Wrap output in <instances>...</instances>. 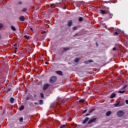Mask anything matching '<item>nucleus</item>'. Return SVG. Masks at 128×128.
I'll return each instance as SVG.
<instances>
[{"label": "nucleus", "instance_id": "nucleus-1", "mask_svg": "<svg viewBox=\"0 0 128 128\" xmlns=\"http://www.w3.org/2000/svg\"><path fill=\"white\" fill-rule=\"evenodd\" d=\"M114 14H112L110 13V11H108L106 13V20H110V18H112Z\"/></svg>", "mask_w": 128, "mask_h": 128}, {"label": "nucleus", "instance_id": "nucleus-2", "mask_svg": "<svg viewBox=\"0 0 128 128\" xmlns=\"http://www.w3.org/2000/svg\"><path fill=\"white\" fill-rule=\"evenodd\" d=\"M57 78L56 76H52L50 78L49 80V82L50 84H54V82H56Z\"/></svg>", "mask_w": 128, "mask_h": 128}, {"label": "nucleus", "instance_id": "nucleus-3", "mask_svg": "<svg viewBox=\"0 0 128 128\" xmlns=\"http://www.w3.org/2000/svg\"><path fill=\"white\" fill-rule=\"evenodd\" d=\"M124 115V112L123 110H118L117 112V116L118 118H122V116Z\"/></svg>", "mask_w": 128, "mask_h": 128}, {"label": "nucleus", "instance_id": "nucleus-4", "mask_svg": "<svg viewBox=\"0 0 128 128\" xmlns=\"http://www.w3.org/2000/svg\"><path fill=\"white\" fill-rule=\"evenodd\" d=\"M114 106L116 108H118V106H124V104L121 103L120 102H117L116 104H114Z\"/></svg>", "mask_w": 128, "mask_h": 128}, {"label": "nucleus", "instance_id": "nucleus-5", "mask_svg": "<svg viewBox=\"0 0 128 128\" xmlns=\"http://www.w3.org/2000/svg\"><path fill=\"white\" fill-rule=\"evenodd\" d=\"M95 120H96V118H93L89 120L88 124H92Z\"/></svg>", "mask_w": 128, "mask_h": 128}, {"label": "nucleus", "instance_id": "nucleus-6", "mask_svg": "<svg viewBox=\"0 0 128 128\" xmlns=\"http://www.w3.org/2000/svg\"><path fill=\"white\" fill-rule=\"evenodd\" d=\"M48 86H50V84H45L44 86H43V90H46V88H48Z\"/></svg>", "mask_w": 128, "mask_h": 128}, {"label": "nucleus", "instance_id": "nucleus-7", "mask_svg": "<svg viewBox=\"0 0 128 128\" xmlns=\"http://www.w3.org/2000/svg\"><path fill=\"white\" fill-rule=\"evenodd\" d=\"M72 20H69L68 21V24H67L68 26H72Z\"/></svg>", "mask_w": 128, "mask_h": 128}, {"label": "nucleus", "instance_id": "nucleus-8", "mask_svg": "<svg viewBox=\"0 0 128 128\" xmlns=\"http://www.w3.org/2000/svg\"><path fill=\"white\" fill-rule=\"evenodd\" d=\"M56 74H58L59 76H62L64 74H62V72L60 70L56 71Z\"/></svg>", "mask_w": 128, "mask_h": 128}, {"label": "nucleus", "instance_id": "nucleus-9", "mask_svg": "<svg viewBox=\"0 0 128 128\" xmlns=\"http://www.w3.org/2000/svg\"><path fill=\"white\" fill-rule=\"evenodd\" d=\"M88 120H90V118H88V117H86L84 120L82 121V124H84L86 123V122H88Z\"/></svg>", "mask_w": 128, "mask_h": 128}, {"label": "nucleus", "instance_id": "nucleus-10", "mask_svg": "<svg viewBox=\"0 0 128 128\" xmlns=\"http://www.w3.org/2000/svg\"><path fill=\"white\" fill-rule=\"evenodd\" d=\"M24 16H20V18H19V20H20V22H24Z\"/></svg>", "mask_w": 128, "mask_h": 128}, {"label": "nucleus", "instance_id": "nucleus-11", "mask_svg": "<svg viewBox=\"0 0 128 128\" xmlns=\"http://www.w3.org/2000/svg\"><path fill=\"white\" fill-rule=\"evenodd\" d=\"M100 14H102V16H104V14H106V10H100Z\"/></svg>", "mask_w": 128, "mask_h": 128}, {"label": "nucleus", "instance_id": "nucleus-12", "mask_svg": "<svg viewBox=\"0 0 128 128\" xmlns=\"http://www.w3.org/2000/svg\"><path fill=\"white\" fill-rule=\"evenodd\" d=\"M90 62H94L92 60H88V61H86L84 62V64H90Z\"/></svg>", "mask_w": 128, "mask_h": 128}, {"label": "nucleus", "instance_id": "nucleus-13", "mask_svg": "<svg viewBox=\"0 0 128 128\" xmlns=\"http://www.w3.org/2000/svg\"><path fill=\"white\" fill-rule=\"evenodd\" d=\"M103 8L106 10V12H110V8L106 6H103Z\"/></svg>", "mask_w": 128, "mask_h": 128}, {"label": "nucleus", "instance_id": "nucleus-14", "mask_svg": "<svg viewBox=\"0 0 128 128\" xmlns=\"http://www.w3.org/2000/svg\"><path fill=\"white\" fill-rule=\"evenodd\" d=\"M10 104H14V98H10Z\"/></svg>", "mask_w": 128, "mask_h": 128}, {"label": "nucleus", "instance_id": "nucleus-15", "mask_svg": "<svg viewBox=\"0 0 128 128\" xmlns=\"http://www.w3.org/2000/svg\"><path fill=\"white\" fill-rule=\"evenodd\" d=\"M110 114H112V112L108 111L106 113V116H110Z\"/></svg>", "mask_w": 128, "mask_h": 128}, {"label": "nucleus", "instance_id": "nucleus-16", "mask_svg": "<svg viewBox=\"0 0 128 128\" xmlns=\"http://www.w3.org/2000/svg\"><path fill=\"white\" fill-rule=\"evenodd\" d=\"M74 62H76V64H78V62H80V58H75Z\"/></svg>", "mask_w": 128, "mask_h": 128}, {"label": "nucleus", "instance_id": "nucleus-17", "mask_svg": "<svg viewBox=\"0 0 128 128\" xmlns=\"http://www.w3.org/2000/svg\"><path fill=\"white\" fill-rule=\"evenodd\" d=\"M116 98V94L115 93H112L111 94V96H110V98Z\"/></svg>", "mask_w": 128, "mask_h": 128}, {"label": "nucleus", "instance_id": "nucleus-18", "mask_svg": "<svg viewBox=\"0 0 128 128\" xmlns=\"http://www.w3.org/2000/svg\"><path fill=\"white\" fill-rule=\"evenodd\" d=\"M20 110H24V105H22L19 108Z\"/></svg>", "mask_w": 128, "mask_h": 128}, {"label": "nucleus", "instance_id": "nucleus-19", "mask_svg": "<svg viewBox=\"0 0 128 128\" xmlns=\"http://www.w3.org/2000/svg\"><path fill=\"white\" fill-rule=\"evenodd\" d=\"M11 30H12L14 32H16V28L13 26H11Z\"/></svg>", "mask_w": 128, "mask_h": 128}, {"label": "nucleus", "instance_id": "nucleus-20", "mask_svg": "<svg viewBox=\"0 0 128 128\" xmlns=\"http://www.w3.org/2000/svg\"><path fill=\"white\" fill-rule=\"evenodd\" d=\"M19 120L20 122H22L24 121V118L22 117L20 118H19Z\"/></svg>", "mask_w": 128, "mask_h": 128}, {"label": "nucleus", "instance_id": "nucleus-21", "mask_svg": "<svg viewBox=\"0 0 128 128\" xmlns=\"http://www.w3.org/2000/svg\"><path fill=\"white\" fill-rule=\"evenodd\" d=\"M79 102H80V103H82V102H84V99H80V100H79Z\"/></svg>", "mask_w": 128, "mask_h": 128}, {"label": "nucleus", "instance_id": "nucleus-22", "mask_svg": "<svg viewBox=\"0 0 128 128\" xmlns=\"http://www.w3.org/2000/svg\"><path fill=\"white\" fill-rule=\"evenodd\" d=\"M39 104H44V100H39Z\"/></svg>", "mask_w": 128, "mask_h": 128}, {"label": "nucleus", "instance_id": "nucleus-23", "mask_svg": "<svg viewBox=\"0 0 128 128\" xmlns=\"http://www.w3.org/2000/svg\"><path fill=\"white\" fill-rule=\"evenodd\" d=\"M96 110V108H93L92 109L90 112H89V114H92V112Z\"/></svg>", "mask_w": 128, "mask_h": 128}, {"label": "nucleus", "instance_id": "nucleus-24", "mask_svg": "<svg viewBox=\"0 0 128 128\" xmlns=\"http://www.w3.org/2000/svg\"><path fill=\"white\" fill-rule=\"evenodd\" d=\"M84 20V19L82 17H80L78 18V21L79 22H82Z\"/></svg>", "mask_w": 128, "mask_h": 128}, {"label": "nucleus", "instance_id": "nucleus-25", "mask_svg": "<svg viewBox=\"0 0 128 128\" xmlns=\"http://www.w3.org/2000/svg\"><path fill=\"white\" fill-rule=\"evenodd\" d=\"M125 92H126V90H124V91L120 90V91H118L119 94H124Z\"/></svg>", "mask_w": 128, "mask_h": 128}, {"label": "nucleus", "instance_id": "nucleus-26", "mask_svg": "<svg viewBox=\"0 0 128 128\" xmlns=\"http://www.w3.org/2000/svg\"><path fill=\"white\" fill-rule=\"evenodd\" d=\"M102 4H108V2H110L108 1H102Z\"/></svg>", "mask_w": 128, "mask_h": 128}, {"label": "nucleus", "instance_id": "nucleus-27", "mask_svg": "<svg viewBox=\"0 0 128 128\" xmlns=\"http://www.w3.org/2000/svg\"><path fill=\"white\" fill-rule=\"evenodd\" d=\"M12 90V88H10L8 89V90H6V92L8 94V92H10V90Z\"/></svg>", "mask_w": 128, "mask_h": 128}, {"label": "nucleus", "instance_id": "nucleus-28", "mask_svg": "<svg viewBox=\"0 0 128 128\" xmlns=\"http://www.w3.org/2000/svg\"><path fill=\"white\" fill-rule=\"evenodd\" d=\"M26 10H27L26 8H25L22 9V12H26Z\"/></svg>", "mask_w": 128, "mask_h": 128}, {"label": "nucleus", "instance_id": "nucleus-29", "mask_svg": "<svg viewBox=\"0 0 128 128\" xmlns=\"http://www.w3.org/2000/svg\"><path fill=\"white\" fill-rule=\"evenodd\" d=\"M24 37L26 38H27L28 40V38H30V36H26V35H25L24 36Z\"/></svg>", "mask_w": 128, "mask_h": 128}, {"label": "nucleus", "instance_id": "nucleus-30", "mask_svg": "<svg viewBox=\"0 0 128 128\" xmlns=\"http://www.w3.org/2000/svg\"><path fill=\"white\" fill-rule=\"evenodd\" d=\"M64 50H70V48H64Z\"/></svg>", "mask_w": 128, "mask_h": 128}, {"label": "nucleus", "instance_id": "nucleus-31", "mask_svg": "<svg viewBox=\"0 0 128 128\" xmlns=\"http://www.w3.org/2000/svg\"><path fill=\"white\" fill-rule=\"evenodd\" d=\"M2 28H4V25L2 24H0V30L2 29Z\"/></svg>", "mask_w": 128, "mask_h": 128}, {"label": "nucleus", "instance_id": "nucleus-32", "mask_svg": "<svg viewBox=\"0 0 128 128\" xmlns=\"http://www.w3.org/2000/svg\"><path fill=\"white\" fill-rule=\"evenodd\" d=\"M77 28L76 26H74L72 28L73 30H76Z\"/></svg>", "mask_w": 128, "mask_h": 128}, {"label": "nucleus", "instance_id": "nucleus-33", "mask_svg": "<svg viewBox=\"0 0 128 128\" xmlns=\"http://www.w3.org/2000/svg\"><path fill=\"white\" fill-rule=\"evenodd\" d=\"M40 96L42 98L44 96V93H40Z\"/></svg>", "mask_w": 128, "mask_h": 128}, {"label": "nucleus", "instance_id": "nucleus-34", "mask_svg": "<svg viewBox=\"0 0 128 128\" xmlns=\"http://www.w3.org/2000/svg\"><path fill=\"white\" fill-rule=\"evenodd\" d=\"M88 112V109L85 110H84L83 111L82 114H86Z\"/></svg>", "mask_w": 128, "mask_h": 128}, {"label": "nucleus", "instance_id": "nucleus-35", "mask_svg": "<svg viewBox=\"0 0 128 128\" xmlns=\"http://www.w3.org/2000/svg\"><path fill=\"white\" fill-rule=\"evenodd\" d=\"M66 128V125L65 124H64V125H62L60 126V128Z\"/></svg>", "mask_w": 128, "mask_h": 128}, {"label": "nucleus", "instance_id": "nucleus-36", "mask_svg": "<svg viewBox=\"0 0 128 128\" xmlns=\"http://www.w3.org/2000/svg\"><path fill=\"white\" fill-rule=\"evenodd\" d=\"M126 86H128V85L124 86V87L122 88V90H124V88H126Z\"/></svg>", "mask_w": 128, "mask_h": 128}, {"label": "nucleus", "instance_id": "nucleus-37", "mask_svg": "<svg viewBox=\"0 0 128 128\" xmlns=\"http://www.w3.org/2000/svg\"><path fill=\"white\" fill-rule=\"evenodd\" d=\"M112 50H116V47L114 48Z\"/></svg>", "mask_w": 128, "mask_h": 128}, {"label": "nucleus", "instance_id": "nucleus-38", "mask_svg": "<svg viewBox=\"0 0 128 128\" xmlns=\"http://www.w3.org/2000/svg\"><path fill=\"white\" fill-rule=\"evenodd\" d=\"M30 100V97L26 98V100Z\"/></svg>", "mask_w": 128, "mask_h": 128}, {"label": "nucleus", "instance_id": "nucleus-39", "mask_svg": "<svg viewBox=\"0 0 128 128\" xmlns=\"http://www.w3.org/2000/svg\"><path fill=\"white\" fill-rule=\"evenodd\" d=\"M126 104H128V100H126Z\"/></svg>", "mask_w": 128, "mask_h": 128}, {"label": "nucleus", "instance_id": "nucleus-40", "mask_svg": "<svg viewBox=\"0 0 128 128\" xmlns=\"http://www.w3.org/2000/svg\"><path fill=\"white\" fill-rule=\"evenodd\" d=\"M18 46V44L15 43L14 45V46Z\"/></svg>", "mask_w": 128, "mask_h": 128}, {"label": "nucleus", "instance_id": "nucleus-41", "mask_svg": "<svg viewBox=\"0 0 128 128\" xmlns=\"http://www.w3.org/2000/svg\"><path fill=\"white\" fill-rule=\"evenodd\" d=\"M114 34H116V35L118 36V32H114Z\"/></svg>", "mask_w": 128, "mask_h": 128}, {"label": "nucleus", "instance_id": "nucleus-42", "mask_svg": "<svg viewBox=\"0 0 128 128\" xmlns=\"http://www.w3.org/2000/svg\"><path fill=\"white\" fill-rule=\"evenodd\" d=\"M30 30H31L32 32H34V29H32V28H30Z\"/></svg>", "mask_w": 128, "mask_h": 128}, {"label": "nucleus", "instance_id": "nucleus-43", "mask_svg": "<svg viewBox=\"0 0 128 128\" xmlns=\"http://www.w3.org/2000/svg\"><path fill=\"white\" fill-rule=\"evenodd\" d=\"M33 96L34 98H36V94H34Z\"/></svg>", "mask_w": 128, "mask_h": 128}, {"label": "nucleus", "instance_id": "nucleus-44", "mask_svg": "<svg viewBox=\"0 0 128 128\" xmlns=\"http://www.w3.org/2000/svg\"><path fill=\"white\" fill-rule=\"evenodd\" d=\"M90 116V114H86V116Z\"/></svg>", "mask_w": 128, "mask_h": 128}, {"label": "nucleus", "instance_id": "nucleus-45", "mask_svg": "<svg viewBox=\"0 0 128 128\" xmlns=\"http://www.w3.org/2000/svg\"><path fill=\"white\" fill-rule=\"evenodd\" d=\"M49 64V63H48V62H45V64Z\"/></svg>", "mask_w": 128, "mask_h": 128}, {"label": "nucleus", "instance_id": "nucleus-46", "mask_svg": "<svg viewBox=\"0 0 128 128\" xmlns=\"http://www.w3.org/2000/svg\"><path fill=\"white\" fill-rule=\"evenodd\" d=\"M18 4H22V2H18Z\"/></svg>", "mask_w": 128, "mask_h": 128}, {"label": "nucleus", "instance_id": "nucleus-47", "mask_svg": "<svg viewBox=\"0 0 128 128\" xmlns=\"http://www.w3.org/2000/svg\"><path fill=\"white\" fill-rule=\"evenodd\" d=\"M18 50V47H16V48H15V50Z\"/></svg>", "mask_w": 128, "mask_h": 128}, {"label": "nucleus", "instance_id": "nucleus-48", "mask_svg": "<svg viewBox=\"0 0 128 128\" xmlns=\"http://www.w3.org/2000/svg\"><path fill=\"white\" fill-rule=\"evenodd\" d=\"M14 54H16V50H14Z\"/></svg>", "mask_w": 128, "mask_h": 128}, {"label": "nucleus", "instance_id": "nucleus-49", "mask_svg": "<svg viewBox=\"0 0 128 128\" xmlns=\"http://www.w3.org/2000/svg\"><path fill=\"white\" fill-rule=\"evenodd\" d=\"M34 104H36V105L38 104V102H35Z\"/></svg>", "mask_w": 128, "mask_h": 128}, {"label": "nucleus", "instance_id": "nucleus-50", "mask_svg": "<svg viewBox=\"0 0 128 128\" xmlns=\"http://www.w3.org/2000/svg\"><path fill=\"white\" fill-rule=\"evenodd\" d=\"M96 46H98V42H96Z\"/></svg>", "mask_w": 128, "mask_h": 128}, {"label": "nucleus", "instance_id": "nucleus-51", "mask_svg": "<svg viewBox=\"0 0 128 128\" xmlns=\"http://www.w3.org/2000/svg\"><path fill=\"white\" fill-rule=\"evenodd\" d=\"M54 6V4H50V6Z\"/></svg>", "mask_w": 128, "mask_h": 128}, {"label": "nucleus", "instance_id": "nucleus-52", "mask_svg": "<svg viewBox=\"0 0 128 128\" xmlns=\"http://www.w3.org/2000/svg\"><path fill=\"white\" fill-rule=\"evenodd\" d=\"M66 6H65V8H64V10H66Z\"/></svg>", "mask_w": 128, "mask_h": 128}, {"label": "nucleus", "instance_id": "nucleus-53", "mask_svg": "<svg viewBox=\"0 0 128 128\" xmlns=\"http://www.w3.org/2000/svg\"><path fill=\"white\" fill-rule=\"evenodd\" d=\"M26 92H27L26 90L25 92L26 94Z\"/></svg>", "mask_w": 128, "mask_h": 128}, {"label": "nucleus", "instance_id": "nucleus-54", "mask_svg": "<svg viewBox=\"0 0 128 128\" xmlns=\"http://www.w3.org/2000/svg\"><path fill=\"white\" fill-rule=\"evenodd\" d=\"M62 52V53H64V52L63 51Z\"/></svg>", "mask_w": 128, "mask_h": 128}, {"label": "nucleus", "instance_id": "nucleus-55", "mask_svg": "<svg viewBox=\"0 0 128 128\" xmlns=\"http://www.w3.org/2000/svg\"><path fill=\"white\" fill-rule=\"evenodd\" d=\"M8 86V84H6V86Z\"/></svg>", "mask_w": 128, "mask_h": 128}, {"label": "nucleus", "instance_id": "nucleus-56", "mask_svg": "<svg viewBox=\"0 0 128 128\" xmlns=\"http://www.w3.org/2000/svg\"><path fill=\"white\" fill-rule=\"evenodd\" d=\"M0 38H1V36H0Z\"/></svg>", "mask_w": 128, "mask_h": 128}]
</instances>
